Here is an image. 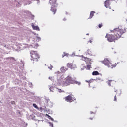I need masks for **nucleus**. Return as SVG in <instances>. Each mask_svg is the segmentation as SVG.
Listing matches in <instances>:
<instances>
[{
	"label": "nucleus",
	"instance_id": "f8f14e48",
	"mask_svg": "<svg viewBox=\"0 0 127 127\" xmlns=\"http://www.w3.org/2000/svg\"><path fill=\"white\" fill-rule=\"evenodd\" d=\"M73 84H76V85H78V86H80V85H81V82L79 81H77L76 79H74Z\"/></svg>",
	"mask_w": 127,
	"mask_h": 127
},
{
	"label": "nucleus",
	"instance_id": "6e6552de",
	"mask_svg": "<svg viewBox=\"0 0 127 127\" xmlns=\"http://www.w3.org/2000/svg\"><path fill=\"white\" fill-rule=\"evenodd\" d=\"M82 60H84V61H85V62H90V65L92 64L91 63V61H92V59L89 58L83 57H82Z\"/></svg>",
	"mask_w": 127,
	"mask_h": 127
},
{
	"label": "nucleus",
	"instance_id": "9b49d317",
	"mask_svg": "<svg viewBox=\"0 0 127 127\" xmlns=\"http://www.w3.org/2000/svg\"><path fill=\"white\" fill-rule=\"evenodd\" d=\"M92 75L93 76H97L98 75H100V73H99V72L95 71L92 72Z\"/></svg>",
	"mask_w": 127,
	"mask_h": 127
},
{
	"label": "nucleus",
	"instance_id": "c756f323",
	"mask_svg": "<svg viewBox=\"0 0 127 127\" xmlns=\"http://www.w3.org/2000/svg\"><path fill=\"white\" fill-rule=\"evenodd\" d=\"M90 120H93V118H90Z\"/></svg>",
	"mask_w": 127,
	"mask_h": 127
},
{
	"label": "nucleus",
	"instance_id": "72a5a7b5",
	"mask_svg": "<svg viewBox=\"0 0 127 127\" xmlns=\"http://www.w3.org/2000/svg\"><path fill=\"white\" fill-rule=\"evenodd\" d=\"M126 21H127V19H126Z\"/></svg>",
	"mask_w": 127,
	"mask_h": 127
},
{
	"label": "nucleus",
	"instance_id": "473e14b6",
	"mask_svg": "<svg viewBox=\"0 0 127 127\" xmlns=\"http://www.w3.org/2000/svg\"><path fill=\"white\" fill-rule=\"evenodd\" d=\"M86 35H89V34H87Z\"/></svg>",
	"mask_w": 127,
	"mask_h": 127
},
{
	"label": "nucleus",
	"instance_id": "7c9ffc66",
	"mask_svg": "<svg viewBox=\"0 0 127 127\" xmlns=\"http://www.w3.org/2000/svg\"><path fill=\"white\" fill-rule=\"evenodd\" d=\"M126 3H127V0H126Z\"/></svg>",
	"mask_w": 127,
	"mask_h": 127
},
{
	"label": "nucleus",
	"instance_id": "b1692460",
	"mask_svg": "<svg viewBox=\"0 0 127 127\" xmlns=\"http://www.w3.org/2000/svg\"><path fill=\"white\" fill-rule=\"evenodd\" d=\"M113 101H114V102H117V95H115V96H114V99Z\"/></svg>",
	"mask_w": 127,
	"mask_h": 127
},
{
	"label": "nucleus",
	"instance_id": "ddd939ff",
	"mask_svg": "<svg viewBox=\"0 0 127 127\" xmlns=\"http://www.w3.org/2000/svg\"><path fill=\"white\" fill-rule=\"evenodd\" d=\"M94 13H95V12L92 11L90 12L89 18L90 19L92 18L93 16H94Z\"/></svg>",
	"mask_w": 127,
	"mask_h": 127
},
{
	"label": "nucleus",
	"instance_id": "1a4fd4ad",
	"mask_svg": "<svg viewBox=\"0 0 127 127\" xmlns=\"http://www.w3.org/2000/svg\"><path fill=\"white\" fill-rule=\"evenodd\" d=\"M32 27L33 28V29H34V30H38L39 31V27L37 26H35L34 25H32Z\"/></svg>",
	"mask_w": 127,
	"mask_h": 127
},
{
	"label": "nucleus",
	"instance_id": "f257e3e1",
	"mask_svg": "<svg viewBox=\"0 0 127 127\" xmlns=\"http://www.w3.org/2000/svg\"><path fill=\"white\" fill-rule=\"evenodd\" d=\"M110 31L112 33H114V34H106L105 38H107V40L108 42H115L116 40H118V39L121 38L122 35H123L124 33H126V29H119V28H116Z\"/></svg>",
	"mask_w": 127,
	"mask_h": 127
},
{
	"label": "nucleus",
	"instance_id": "bb28decb",
	"mask_svg": "<svg viewBox=\"0 0 127 127\" xmlns=\"http://www.w3.org/2000/svg\"><path fill=\"white\" fill-rule=\"evenodd\" d=\"M50 126L51 127H53V124H51Z\"/></svg>",
	"mask_w": 127,
	"mask_h": 127
},
{
	"label": "nucleus",
	"instance_id": "423d86ee",
	"mask_svg": "<svg viewBox=\"0 0 127 127\" xmlns=\"http://www.w3.org/2000/svg\"><path fill=\"white\" fill-rule=\"evenodd\" d=\"M112 1H113V0H107L104 2V5L106 8H109V9H111V6H110V5L111 3H112Z\"/></svg>",
	"mask_w": 127,
	"mask_h": 127
},
{
	"label": "nucleus",
	"instance_id": "4468645a",
	"mask_svg": "<svg viewBox=\"0 0 127 127\" xmlns=\"http://www.w3.org/2000/svg\"><path fill=\"white\" fill-rule=\"evenodd\" d=\"M68 55H69L68 54L64 53V54L62 55V58H64V57H65V56H68Z\"/></svg>",
	"mask_w": 127,
	"mask_h": 127
},
{
	"label": "nucleus",
	"instance_id": "2f4dec72",
	"mask_svg": "<svg viewBox=\"0 0 127 127\" xmlns=\"http://www.w3.org/2000/svg\"><path fill=\"white\" fill-rule=\"evenodd\" d=\"M64 21L66 20V19H64Z\"/></svg>",
	"mask_w": 127,
	"mask_h": 127
},
{
	"label": "nucleus",
	"instance_id": "f03ea898",
	"mask_svg": "<svg viewBox=\"0 0 127 127\" xmlns=\"http://www.w3.org/2000/svg\"><path fill=\"white\" fill-rule=\"evenodd\" d=\"M57 0H49V3L51 5V11L53 12V14H55L56 12V7H57L58 4L56 3Z\"/></svg>",
	"mask_w": 127,
	"mask_h": 127
},
{
	"label": "nucleus",
	"instance_id": "a878e982",
	"mask_svg": "<svg viewBox=\"0 0 127 127\" xmlns=\"http://www.w3.org/2000/svg\"><path fill=\"white\" fill-rule=\"evenodd\" d=\"M48 118L50 119L51 121H53V118H52L50 116L48 115Z\"/></svg>",
	"mask_w": 127,
	"mask_h": 127
},
{
	"label": "nucleus",
	"instance_id": "4be33fe9",
	"mask_svg": "<svg viewBox=\"0 0 127 127\" xmlns=\"http://www.w3.org/2000/svg\"><path fill=\"white\" fill-rule=\"evenodd\" d=\"M103 27V24L101 23L98 25L99 28H101Z\"/></svg>",
	"mask_w": 127,
	"mask_h": 127
},
{
	"label": "nucleus",
	"instance_id": "a211bd4d",
	"mask_svg": "<svg viewBox=\"0 0 127 127\" xmlns=\"http://www.w3.org/2000/svg\"><path fill=\"white\" fill-rule=\"evenodd\" d=\"M93 81L94 80L93 79H91L90 80H86V82H87V83H89L90 84V83H92Z\"/></svg>",
	"mask_w": 127,
	"mask_h": 127
},
{
	"label": "nucleus",
	"instance_id": "cd10ccee",
	"mask_svg": "<svg viewBox=\"0 0 127 127\" xmlns=\"http://www.w3.org/2000/svg\"><path fill=\"white\" fill-rule=\"evenodd\" d=\"M89 42L90 43H92V40H89Z\"/></svg>",
	"mask_w": 127,
	"mask_h": 127
},
{
	"label": "nucleus",
	"instance_id": "c85d7f7f",
	"mask_svg": "<svg viewBox=\"0 0 127 127\" xmlns=\"http://www.w3.org/2000/svg\"><path fill=\"white\" fill-rule=\"evenodd\" d=\"M38 1V3H39V0H36Z\"/></svg>",
	"mask_w": 127,
	"mask_h": 127
},
{
	"label": "nucleus",
	"instance_id": "393cba45",
	"mask_svg": "<svg viewBox=\"0 0 127 127\" xmlns=\"http://www.w3.org/2000/svg\"><path fill=\"white\" fill-rule=\"evenodd\" d=\"M58 92H59V93H64L65 91L64 90L62 91L61 89H59Z\"/></svg>",
	"mask_w": 127,
	"mask_h": 127
},
{
	"label": "nucleus",
	"instance_id": "20e7f679",
	"mask_svg": "<svg viewBox=\"0 0 127 127\" xmlns=\"http://www.w3.org/2000/svg\"><path fill=\"white\" fill-rule=\"evenodd\" d=\"M76 80V77L73 78L72 76L68 75L66 78V81H65L64 85L65 86H70L71 84H74V81Z\"/></svg>",
	"mask_w": 127,
	"mask_h": 127
},
{
	"label": "nucleus",
	"instance_id": "aec40b11",
	"mask_svg": "<svg viewBox=\"0 0 127 127\" xmlns=\"http://www.w3.org/2000/svg\"><path fill=\"white\" fill-rule=\"evenodd\" d=\"M87 70H90V69H91V65H90V64L87 65Z\"/></svg>",
	"mask_w": 127,
	"mask_h": 127
},
{
	"label": "nucleus",
	"instance_id": "0eeeda50",
	"mask_svg": "<svg viewBox=\"0 0 127 127\" xmlns=\"http://www.w3.org/2000/svg\"><path fill=\"white\" fill-rule=\"evenodd\" d=\"M66 102H69V103H72L73 102V97L72 96L68 95L64 98Z\"/></svg>",
	"mask_w": 127,
	"mask_h": 127
},
{
	"label": "nucleus",
	"instance_id": "f3484780",
	"mask_svg": "<svg viewBox=\"0 0 127 127\" xmlns=\"http://www.w3.org/2000/svg\"><path fill=\"white\" fill-rule=\"evenodd\" d=\"M115 2V3H118L119 2H121L122 1L121 0H113Z\"/></svg>",
	"mask_w": 127,
	"mask_h": 127
},
{
	"label": "nucleus",
	"instance_id": "2eb2a0df",
	"mask_svg": "<svg viewBox=\"0 0 127 127\" xmlns=\"http://www.w3.org/2000/svg\"><path fill=\"white\" fill-rule=\"evenodd\" d=\"M87 53L89 55H92V51H91V50H90V49L88 50H87Z\"/></svg>",
	"mask_w": 127,
	"mask_h": 127
},
{
	"label": "nucleus",
	"instance_id": "9d476101",
	"mask_svg": "<svg viewBox=\"0 0 127 127\" xmlns=\"http://www.w3.org/2000/svg\"><path fill=\"white\" fill-rule=\"evenodd\" d=\"M67 67L68 68H70V69H73V64L68 63L67 64Z\"/></svg>",
	"mask_w": 127,
	"mask_h": 127
},
{
	"label": "nucleus",
	"instance_id": "412c9836",
	"mask_svg": "<svg viewBox=\"0 0 127 127\" xmlns=\"http://www.w3.org/2000/svg\"><path fill=\"white\" fill-rule=\"evenodd\" d=\"M113 91L117 93V92H118V89L117 88V87H114Z\"/></svg>",
	"mask_w": 127,
	"mask_h": 127
},
{
	"label": "nucleus",
	"instance_id": "5701e85b",
	"mask_svg": "<svg viewBox=\"0 0 127 127\" xmlns=\"http://www.w3.org/2000/svg\"><path fill=\"white\" fill-rule=\"evenodd\" d=\"M52 68H53V66L51 65H50V66H48V69H50V70H52Z\"/></svg>",
	"mask_w": 127,
	"mask_h": 127
},
{
	"label": "nucleus",
	"instance_id": "6ab92c4d",
	"mask_svg": "<svg viewBox=\"0 0 127 127\" xmlns=\"http://www.w3.org/2000/svg\"><path fill=\"white\" fill-rule=\"evenodd\" d=\"M33 106L34 108H35V109H38V107L37 106V105H36V104H33Z\"/></svg>",
	"mask_w": 127,
	"mask_h": 127
},
{
	"label": "nucleus",
	"instance_id": "dca6fc26",
	"mask_svg": "<svg viewBox=\"0 0 127 127\" xmlns=\"http://www.w3.org/2000/svg\"><path fill=\"white\" fill-rule=\"evenodd\" d=\"M113 82V80H110L108 81V84L109 87H111V83Z\"/></svg>",
	"mask_w": 127,
	"mask_h": 127
},
{
	"label": "nucleus",
	"instance_id": "7ed1b4c3",
	"mask_svg": "<svg viewBox=\"0 0 127 127\" xmlns=\"http://www.w3.org/2000/svg\"><path fill=\"white\" fill-rule=\"evenodd\" d=\"M30 54L31 57V60L35 62H37L39 60L40 57L38 53H37V52L32 50L30 51Z\"/></svg>",
	"mask_w": 127,
	"mask_h": 127
},
{
	"label": "nucleus",
	"instance_id": "39448f33",
	"mask_svg": "<svg viewBox=\"0 0 127 127\" xmlns=\"http://www.w3.org/2000/svg\"><path fill=\"white\" fill-rule=\"evenodd\" d=\"M102 63L104 64L105 66H107L108 68H111V69H113V68H115L116 66H117V64L115 63L114 64H112V63H111V62L110 61L106 58L104 59V60L102 61Z\"/></svg>",
	"mask_w": 127,
	"mask_h": 127
}]
</instances>
